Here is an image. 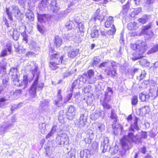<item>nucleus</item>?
<instances>
[{
  "label": "nucleus",
  "instance_id": "26",
  "mask_svg": "<svg viewBox=\"0 0 158 158\" xmlns=\"http://www.w3.org/2000/svg\"><path fill=\"white\" fill-rule=\"evenodd\" d=\"M150 95L145 94L143 93H141L139 95V98L142 101L147 102L148 101Z\"/></svg>",
  "mask_w": 158,
  "mask_h": 158
},
{
  "label": "nucleus",
  "instance_id": "6",
  "mask_svg": "<svg viewBox=\"0 0 158 158\" xmlns=\"http://www.w3.org/2000/svg\"><path fill=\"white\" fill-rule=\"evenodd\" d=\"M113 94V91L111 88L108 87L106 91L105 92V98L102 104L104 108L109 109L111 106L107 103L111 99V96Z\"/></svg>",
  "mask_w": 158,
  "mask_h": 158
},
{
  "label": "nucleus",
  "instance_id": "43",
  "mask_svg": "<svg viewBox=\"0 0 158 158\" xmlns=\"http://www.w3.org/2000/svg\"><path fill=\"white\" fill-rule=\"evenodd\" d=\"M102 112V111H100L99 110H96L94 113V119L95 120L98 118L99 117L101 116Z\"/></svg>",
  "mask_w": 158,
  "mask_h": 158
},
{
  "label": "nucleus",
  "instance_id": "5",
  "mask_svg": "<svg viewBox=\"0 0 158 158\" xmlns=\"http://www.w3.org/2000/svg\"><path fill=\"white\" fill-rule=\"evenodd\" d=\"M49 1L51 2L50 4L51 9L54 12H56L59 9L60 7L58 6L55 0H42L39 5V7L42 10H44L46 6L48 4Z\"/></svg>",
  "mask_w": 158,
  "mask_h": 158
},
{
  "label": "nucleus",
  "instance_id": "59",
  "mask_svg": "<svg viewBox=\"0 0 158 158\" xmlns=\"http://www.w3.org/2000/svg\"><path fill=\"white\" fill-rule=\"evenodd\" d=\"M74 114L73 113L67 112V118L69 119H72L73 117Z\"/></svg>",
  "mask_w": 158,
  "mask_h": 158
},
{
  "label": "nucleus",
  "instance_id": "53",
  "mask_svg": "<svg viewBox=\"0 0 158 158\" xmlns=\"http://www.w3.org/2000/svg\"><path fill=\"white\" fill-rule=\"evenodd\" d=\"M101 148L103 150V152H105L108 149V144H104L103 145H101Z\"/></svg>",
  "mask_w": 158,
  "mask_h": 158
},
{
  "label": "nucleus",
  "instance_id": "20",
  "mask_svg": "<svg viewBox=\"0 0 158 158\" xmlns=\"http://www.w3.org/2000/svg\"><path fill=\"white\" fill-rule=\"evenodd\" d=\"M78 49H73L70 50L68 52V56L69 57L73 58L78 54Z\"/></svg>",
  "mask_w": 158,
  "mask_h": 158
},
{
  "label": "nucleus",
  "instance_id": "21",
  "mask_svg": "<svg viewBox=\"0 0 158 158\" xmlns=\"http://www.w3.org/2000/svg\"><path fill=\"white\" fill-rule=\"evenodd\" d=\"M48 15H38V19L39 22L41 23L45 22L48 20Z\"/></svg>",
  "mask_w": 158,
  "mask_h": 158
},
{
  "label": "nucleus",
  "instance_id": "39",
  "mask_svg": "<svg viewBox=\"0 0 158 158\" xmlns=\"http://www.w3.org/2000/svg\"><path fill=\"white\" fill-rule=\"evenodd\" d=\"M140 63L143 66H148L149 65V63L146 59L142 58L140 60Z\"/></svg>",
  "mask_w": 158,
  "mask_h": 158
},
{
  "label": "nucleus",
  "instance_id": "35",
  "mask_svg": "<svg viewBox=\"0 0 158 158\" xmlns=\"http://www.w3.org/2000/svg\"><path fill=\"white\" fill-rule=\"evenodd\" d=\"M96 129L98 131L102 132L104 130L105 125L102 123H99L98 124Z\"/></svg>",
  "mask_w": 158,
  "mask_h": 158
},
{
  "label": "nucleus",
  "instance_id": "30",
  "mask_svg": "<svg viewBox=\"0 0 158 158\" xmlns=\"http://www.w3.org/2000/svg\"><path fill=\"white\" fill-rule=\"evenodd\" d=\"M2 84L4 85L3 87L5 88L9 80V78L7 74H5L2 76Z\"/></svg>",
  "mask_w": 158,
  "mask_h": 158
},
{
  "label": "nucleus",
  "instance_id": "3",
  "mask_svg": "<svg viewBox=\"0 0 158 158\" xmlns=\"http://www.w3.org/2000/svg\"><path fill=\"white\" fill-rule=\"evenodd\" d=\"M131 48L134 50L135 52L133 53L134 56L132 59L133 61H135L143 56V55L146 49V44L145 41L142 40H138L136 44H131Z\"/></svg>",
  "mask_w": 158,
  "mask_h": 158
},
{
  "label": "nucleus",
  "instance_id": "27",
  "mask_svg": "<svg viewBox=\"0 0 158 158\" xmlns=\"http://www.w3.org/2000/svg\"><path fill=\"white\" fill-rule=\"evenodd\" d=\"M112 128L114 129H116L118 131H122L123 130V127L120 124H118L117 122L114 123L112 125Z\"/></svg>",
  "mask_w": 158,
  "mask_h": 158
},
{
  "label": "nucleus",
  "instance_id": "41",
  "mask_svg": "<svg viewBox=\"0 0 158 158\" xmlns=\"http://www.w3.org/2000/svg\"><path fill=\"white\" fill-rule=\"evenodd\" d=\"M138 102V97L137 96H133L131 99V104L133 106L136 105Z\"/></svg>",
  "mask_w": 158,
  "mask_h": 158
},
{
  "label": "nucleus",
  "instance_id": "40",
  "mask_svg": "<svg viewBox=\"0 0 158 158\" xmlns=\"http://www.w3.org/2000/svg\"><path fill=\"white\" fill-rule=\"evenodd\" d=\"M57 65L58 64L54 63V61H53V60H50L49 66L52 69H56L57 68Z\"/></svg>",
  "mask_w": 158,
  "mask_h": 158
},
{
  "label": "nucleus",
  "instance_id": "14",
  "mask_svg": "<svg viewBox=\"0 0 158 158\" xmlns=\"http://www.w3.org/2000/svg\"><path fill=\"white\" fill-rule=\"evenodd\" d=\"M8 34L13 37V39L17 40L19 39L20 32L17 30L12 29L8 32Z\"/></svg>",
  "mask_w": 158,
  "mask_h": 158
},
{
  "label": "nucleus",
  "instance_id": "49",
  "mask_svg": "<svg viewBox=\"0 0 158 158\" xmlns=\"http://www.w3.org/2000/svg\"><path fill=\"white\" fill-rule=\"evenodd\" d=\"M109 142V139L107 137H103V142L101 143V145H103L105 144H108Z\"/></svg>",
  "mask_w": 158,
  "mask_h": 158
},
{
  "label": "nucleus",
  "instance_id": "4",
  "mask_svg": "<svg viewBox=\"0 0 158 158\" xmlns=\"http://www.w3.org/2000/svg\"><path fill=\"white\" fill-rule=\"evenodd\" d=\"M6 12L8 19L10 21L13 20V15L17 19H19L21 15L19 7L15 5H12L9 7L6 8Z\"/></svg>",
  "mask_w": 158,
  "mask_h": 158
},
{
  "label": "nucleus",
  "instance_id": "44",
  "mask_svg": "<svg viewBox=\"0 0 158 158\" xmlns=\"http://www.w3.org/2000/svg\"><path fill=\"white\" fill-rule=\"evenodd\" d=\"M56 126H54L52 129V130L46 136V139H48L50 137L52 136L53 134L54 133V132L56 131Z\"/></svg>",
  "mask_w": 158,
  "mask_h": 158
},
{
  "label": "nucleus",
  "instance_id": "18",
  "mask_svg": "<svg viewBox=\"0 0 158 158\" xmlns=\"http://www.w3.org/2000/svg\"><path fill=\"white\" fill-rule=\"evenodd\" d=\"M11 126V124L7 123H4L0 127V134H3L5 131Z\"/></svg>",
  "mask_w": 158,
  "mask_h": 158
},
{
  "label": "nucleus",
  "instance_id": "36",
  "mask_svg": "<svg viewBox=\"0 0 158 158\" xmlns=\"http://www.w3.org/2000/svg\"><path fill=\"white\" fill-rule=\"evenodd\" d=\"M46 125L44 123H40L39 125V128L41 133L44 134L46 132Z\"/></svg>",
  "mask_w": 158,
  "mask_h": 158
},
{
  "label": "nucleus",
  "instance_id": "8",
  "mask_svg": "<svg viewBox=\"0 0 158 158\" xmlns=\"http://www.w3.org/2000/svg\"><path fill=\"white\" fill-rule=\"evenodd\" d=\"M151 25L150 24L146 25L143 27L141 31V34L146 35L148 38L149 39L153 38L154 36L152 30L151 29Z\"/></svg>",
  "mask_w": 158,
  "mask_h": 158
},
{
  "label": "nucleus",
  "instance_id": "37",
  "mask_svg": "<svg viewBox=\"0 0 158 158\" xmlns=\"http://www.w3.org/2000/svg\"><path fill=\"white\" fill-rule=\"evenodd\" d=\"M9 54L6 48H4L2 49L0 53V57H4Z\"/></svg>",
  "mask_w": 158,
  "mask_h": 158
},
{
  "label": "nucleus",
  "instance_id": "25",
  "mask_svg": "<svg viewBox=\"0 0 158 158\" xmlns=\"http://www.w3.org/2000/svg\"><path fill=\"white\" fill-rule=\"evenodd\" d=\"M26 17L27 19L30 21H33L34 19V15L33 12L31 10H28L27 11Z\"/></svg>",
  "mask_w": 158,
  "mask_h": 158
},
{
  "label": "nucleus",
  "instance_id": "42",
  "mask_svg": "<svg viewBox=\"0 0 158 158\" xmlns=\"http://www.w3.org/2000/svg\"><path fill=\"white\" fill-rule=\"evenodd\" d=\"M116 29L115 26L113 25V27H112L111 29H109L107 31V34L109 35H113L114 34L115 32Z\"/></svg>",
  "mask_w": 158,
  "mask_h": 158
},
{
  "label": "nucleus",
  "instance_id": "19",
  "mask_svg": "<svg viewBox=\"0 0 158 158\" xmlns=\"http://www.w3.org/2000/svg\"><path fill=\"white\" fill-rule=\"evenodd\" d=\"M114 21L112 17L111 16H109L105 22V27L109 28L110 27L112 24L113 25Z\"/></svg>",
  "mask_w": 158,
  "mask_h": 158
},
{
  "label": "nucleus",
  "instance_id": "16",
  "mask_svg": "<svg viewBox=\"0 0 158 158\" xmlns=\"http://www.w3.org/2000/svg\"><path fill=\"white\" fill-rule=\"evenodd\" d=\"M88 77L87 78L89 79L90 83H93L95 81V79L94 76V73L92 70H89L88 72Z\"/></svg>",
  "mask_w": 158,
  "mask_h": 158
},
{
  "label": "nucleus",
  "instance_id": "32",
  "mask_svg": "<svg viewBox=\"0 0 158 158\" xmlns=\"http://www.w3.org/2000/svg\"><path fill=\"white\" fill-rule=\"evenodd\" d=\"M155 0H147L145 6L149 10H151L152 8V4L154 2Z\"/></svg>",
  "mask_w": 158,
  "mask_h": 158
},
{
  "label": "nucleus",
  "instance_id": "12",
  "mask_svg": "<svg viewBox=\"0 0 158 158\" xmlns=\"http://www.w3.org/2000/svg\"><path fill=\"white\" fill-rule=\"evenodd\" d=\"M133 72L135 73H136L137 74L139 75L137 76V79L139 81L143 79L145 76L146 73L144 70H141L137 69H135L133 70Z\"/></svg>",
  "mask_w": 158,
  "mask_h": 158
},
{
  "label": "nucleus",
  "instance_id": "24",
  "mask_svg": "<svg viewBox=\"0 0 158 158\" xmlns=\"http://www.w3.org/2000/svg\"><path fill=\"white\" fill-rule=\"evenodd\" d=\"M104 16L102 15V14H97L94 15V17L91 18V20L93 21H96L97 20L100 21V22H102L104 19Z\"/></svg>",
  "mask_w": 158,
  "mask_h": 158
},
{
  "label": "nucleus",
  "instance_id": "57",
  "mask_svg": "<svg viewBox=\"0 0 158 158\" xmlns=\"http://www.w3.org/2000/svg\"><path fill=\"white\" fill-rule=\"evenodd\" d=\"M99 61L100 59L97 57H94L93 62L92 64L94 66V65L98 64L99 62Z\"/></svg>",
  "mask_w": 158,
  "mask_h": 158
},
{
  "label": "nucleus",
  "instance_id": "34",
  "mask_svg": "<svg viewBox=\"0 0 158 158\" xmlns=\"http://www.w3.org/2000/svg\"><path fill=\"white\" fill-rule=\"evenodd\" d=\"M158 51V44H155L148 51V54L152 53L157 52Z\"/></svg>",
  "mask_w": 158,
  "mask_h": 158
},
{
  "label": "nucleus",
  "instance_id": "63",
  "mask_svg": "<svg viewBox=\"0 0 158 158\" xmlns=\"http://www.w3.org/2000/svg\"><path fill=\"white\" fill-rule=\"evenodd\" d=\"M61 92V89L58 90L57 92V98L58 99V100H62V97H61V95H60Z\"/></svg>",
  "mask_w": 158,
  "mask_h": 158
},
{
  "label": "nucleus",
  "instance_id": "52",
  "mask_svg": "<svg viewBox=\"0 0 158 158\" xmlns=\"http://www.w3.org/2000/svg\"><path fill=\"white\" fill-rule=\"evenodd\" d=\"M67 158H73L74 157V154L72 152V151H70L66 155Z\"/></svg>",
  "mask_w": 158,
  "mask_h": 158
},
{
  "label": "nucleus",
  "instance_id": "64",
  "mask_svg": "<svg viewBox=\"0 0 158 158\" xmlns=\"http://www.w3.org/2000/svg\"><path fill=\"white\" fill-rule=\"evenodd\" d=\"M73 72H69V71H66L64 74V77H65L70 76L73 73Z\"/></svg>",
  "mask_w": 158,
  "mask_h": 158
},
{
  "label": "nucleus",
  "instance_id": "50",
  "mask_svg": "<svg viewBox=\"0 0 158 158\" xmlns=\"http://www.w3.org/2000/svg\"><path fill=\"white\" fill-rule=\"evenodd\" d=\"M98 144L95 142H93L92 145V148L94 151H96L98 148Z\"/></svg>",
  "mask_w": 158,
  "mask_h": 158
},
{
  "label": "nucleus",
  "instance_id": "7",
  "mask_svg": "<svg viewBox=\"0 0 158 158\" xmlns=\"http://www.w3.org/2000/svg\"><path fill=\"white\" fill-rule=\"evenodd\" d=\"M18 71L17 68H12L10 69L9 73V75L11 76L13 83L15 85H18V83L19 81Z\"/></svg>",
  "mask_w": 158,
  "mask_h": 158
},
{
  "label": "nucleus",
  "instance_id": "29",
  "mask_svg": "<svg viewBox=\"0 0 158 158\" xmlns=\"http://www.w3.org/2000/svg\"><path fill=\"white\" fill-rule=\"evenodd\" d=\"M7 63L6 62L2 61L0 63V73L2 71L3 72H6V66Z\"/></svg>",
  "mask_w": 158,
  "mask_h": 158
},
{
  "label": "nucleus",
  "instance_id": "46",
  "mask_svg": "<svg viewBox=\"0 0 158 158\" xmlns=\"http://www.w3.org/2000/svg\"><path fill=\"white\" fill-rule=\"evenodd\" d=\"M81 24V27H80V31L81 36H83L84 35V32L85 31L84 25L83 23H80V25Z\"/></svg>",
  "mask_w": 158,
  "mask_h": 158
},
{
  "label": "nucleus",
  "instance_id": "13",
  "mask_svg": "<svg viewBox=\"0 0 158 158\" xmlns=\"http://www.w3.org/2000/svg\"><path fill=\"white\" fill-rule=\"evenodd\" d=\"M105 72L107 76H111L113 78L117 76L116 71L114 68L112 69L111 68H108L105 70Z\"/></svg>",
  "mask_w": 158,
  "mask_h": 158
},
{
  "label": "nucleus",
  "instance_id": "11",
  "mask_svg": "<svg viewBox=\"0 0 158 158\" xmlns=\"http://www.w3.org/2000/svg\"><path fill=\"white\" fill-rule=\"evenodd\" d=\"M94 137V134L93 131L90 129H88L87 131L86 137L85 139V142L86 143L90 144Z\"/></svg>",
  "mask_w": 158,
  "mask_h": 158
},
{
  "label": "nucleus",
  "instance_id": "17",
  "mask_svg": "<svg viewBox=\"0 0 158 158\" xmlns=\"http://www.w3.org/2000/svg\"><path fill=\"white\" fill-rule=\"evenodd\" d=\"M99 34L98 31L96 27L95 26L93 27L91 29V37L94 38H97L98 37Z\"/></svg>",
  "mask_w": 158,
  "mask_h": 158
},
{
  "label": "nucleus",
  "instance_id": "28",
  "mask_svg": "<svg viewBox=\"0 0 158 158\" xmlns=\"http://www.w3.org/2000/svg\"><path fill=\"white\" fill-rule=\"evenodd\" d=\"M23 36V41L25 42V43H27L29 42L31 40L32 38L27 35L25 33L23 32L22 34Z\"/></svg>",
  "mask_w": 158,
  "mask_h": 158
},
{
  "label": "nucleus",
  "instance_id": "54",
  "mask_svg": "<svg viewBox=\"0 0 158 158\" xmlns=\"http://www.w3.org/2000/svg\"><path fill=\"white\" fill-rule=\"evenodd\" d=\"M55 104L58 106H60L63 105V103L62 102V100H55Z\"/></svg>",
  "mask_w": 158,
  "mask_h": 158
},
{
  "label": "nucleus",
  "instance_id": "38",
  "mask_svg": "<svg viewBox=\"0 0 158 158\" xmlns=\"http://www.w3.org/2000/svg\"><path fill=\"white\" fill-rule=\"evenodd\" d=\"M6 48H6L9 52V54H10L12 50L11 43L9 42L7 43L6 45Z\"/></svg>",
  "mask_w": 158,
  "mask_h": 158
},
{
  "label": "nucleus",
  "instance_id": "33",
  "mask_svg": "<svg viewBox=\"0 0 158 158\" xmlns=\"http://www.w3.org/2000/svg\"><path fill=\"white\" fill-rule=\"evenodd\" d=\"M111 118L114 120V123H117L118 120L117 117L116 115L115 111L114 110H112L111 111Z\"/></svg>",
  "mask_w": 158,
  "mask_h": 158
},
{
  "label": "nucleus",
  "instance_id": "61",
  "mask_svg": "<svg viewBox=\"0 0 158 158\" xmlns=\"http://www.w3.org/2000/svg\"><path fill=\"white\" fill-rule=\"evenodd\" d=\"M141 11V9L140 8H138L135 9L133 12L135 14L137 15L139 14Z\"/></svg>",
  "mask_w": 158,
  "mask_h": 158
},
{
  "label": "nucleus",
  "instance_id": "62",
  "mask_svg": "<svg viewBox=\"0 0 158 158\" xmlns=\"http://www.w3.org/2000/svg\"><path fill=\"white\" fill-rule=\"evenodd\" d=\"M22 91L20 89L16 90L14 93V95L15 96H18L21 93Z\"/></svg>",
  "mask_w": 158,
  "mask_h": 158
},
{
  "label": "nucleus",
  "instance_id": "23",
  "mask_svg": "<svg viewBox=\"0 0 158 158\" xmlns=\"http://www.w3.org/2000/svg\"><path fill=\"white\" fill-rule=\"evenodd\" d=\"M62 141V144H64L65 143H69V138L67 135L65 133H62L60 135Z\"/></svg>",
  "mask_w": 158,
  "mask_h": 158
},
{
  "label": "nucleus",
  "instance_id": "48",
  "mask_svg": "<svg viewBox=\"0 0 158 158\" xmlns=\"http://www.w3.org/2000/svg\"><path fill=\"white\" fill-rule=\"evenodd\" d=\"M129 8V6L128 4H126L123 6V10L122 12L124 14H126L128 12Z\"/></svg>",
  "mask_w": 158,
  "mask_h": 158
},
{
  "label": "nucleus",
  "instance_id": "51",
  "mask_svg": "<svg viewBox=\"0 0 158 158\" xmlns=\"http://www.w3.org/2000/svg\"><path fill=\"white\" fill-rule=\"evenodd\" d=\"M56 142L57 144L59 145H62V141L61 140V138L60 137V135H58L56 139Z\"/></svg>",
  "mask_w": 158,
  "mask_h": 158
},
{
  "label": "nucleus",
  "instance_id": "1",
  "mask_svg": "<svg viewBox=\"0 0 158 158\" xmlns=\"http://www.w3.org/2000/svg\"><path fill=\"white\" fill-rule=\"evenodd\" d=\"M133 124L131 125V128L129 130L130 132L127 136L123 137L120 140L123 152H122L121 154L122 156L125 155V152L127 150L131 148V143L135 142L136 143L139 141L138 139L137 138V136L135 135V132L134 129L136 130H138L139 127L137 125L138 118L135 117L134 119Z\"/></svg>",
  "mask_w": 158,
  "mask_h": 158
},
{
  "label": "nucleus",
  "instance_id": "58",
  "mask_svg": "<svg viewBox=\"0 0 158 158\" xmlns=\"http://www.w3.org/2000/svg\"><path fill=\"white\" fill-rule=\"evenodd\" d=\"M140 110L142 111L146 110L145 113H147L149 111V107L147 106H144L142 107L141 108Z\"/></svg>",
  "mask_w": 158,
  "mask_h": 158
},
{
  "label": "nucleus",
  "instance_id": "10",
  "mask_svg": "<svg viewBox=\"0 0 158 158\" xmlns=\"http://www.w3.org/2000/svg\"><path fill=\"white\" fill-rule=\"evenodd\" d=\"M63 57L60 56L56 53L51 55L50 57V60H52L54 62L58 64H62Z\"/></svg>",
  "mask_w": 158,
  "mask_h": 158
},
{
  "label": "nucleus",
  "instance_id": "9",
  "mask_svg": "<svg viewBox=\"0 0 158 158\" xmlns=\"http://www.w3.org/2000/svg\"><path fill=\"white\" fill-rule=\"evenodd\" d=\"M49 104V101L46 100H44L40 102L39 109L42 113H44L49 111L48 108Z\"/></svg>",
  "mask_w": 158,
  "mask_h": 158
},
{
  "label": "nucleus",
  "instance_id": "22",
  "mask_svg": "<svg viewBox=\"0 0 158 158\" xmlns=\"http://www.w3.org/2000/svg\"><path fill=\"white\" fill-rule=\"evenodd\" d=\"M138 26L137 23L135 22H130L128 24L127 28L128 29L131 30H137Z\"/></svg>",
  "mask_w": 158,
  "mask_h": 158
},
{
  "label": "nucleus",
  "instance_id": "15",
  "mask_svg": "<svg viewBox=\"0 0 158 158\" xmlns=\"http://www.w3.org/2000/svg\"><path fill=\"white\" fill-rule=\"evenodd\" d=\"M19 80L18 81V85L19 86L23 87V89H24L27 86L28 84L27 77V75H25L23 77V79L19 83Z\"/></svg>",
  "mask_w": 158,
  "mask_h": 158
},
{
  "label": "nucleus",
  "instance_id": "2",
  "mask_svg": "<svg viewBox=\"0 0 158 158\" xmlns=\"http://www.w3.org/2000/svg\"><path fill=\"white\" fill-rule=\"evenodd\" d=\"M28 67L30 69V70L32 71L33 77L35 79L29 91L30 95L32 97L34 98L36 95V90H41L44 86V84L43 83H38L40 73L37 71L38 67L33 62H31L28 66Z\"/></svg>",
  "mask_w": 158,
  "mask_h": 158
},
{
  "label": "nucleus",
  "instance_id": "45",
  "mask_svg": "<svg viewBox=\"0 0 158 158\" xmlns=\"http://www.w3.org/2000/svg\"><path fill=\"white\" fill-rule=\"evenodd\" d=\"M149 95H150V96L151 95L152 97L155 96L156 94V89H155L154 87L152 86L149 89Z\"/></svg>",
  "mask_w": 158,
  "mask_h": 158
},
{
  "label": "nucleus",
  "instance_id": "60",
  "mask_svg": "<svg viewBox=\"0 0 158 158\" xmlns=\"http://www.w3.org/2000/svg\"><path fill=\"white\" fill-rule=\"evenodd\" d=\"M14 47L15 48L17 49V51H19L20 50V46L18 42H16L14 44Z\"/></svg>",
  "mask_w": 158,
  "mask_h": 158
},
{
  "label": "nucleus",
  "instance_id": "31",
  "mask_svg": "<svg viewBox=\"0 0 158 158\" xmlns=\"http://www.w3.org/2000/svg\"><path fill=\"white\" fill-rule=\"evenodd\" d=\"M62 42V40L60 37L58 36L55 37V44L56 47H59L60 46Z\"/></svg>",
  "mask_w": 158,
  "mask_h": 158
},
{
  "label": "nucleus",
  "instance_id": "47",
  "mask_svg": "<svg viewBox=\"0 0 158 158\" xmlns=\"http://www.w3.org/2000/svg\"><path fill=\"white\" fill-rule=\"evenodd\" d=\"M110 66V62L109 61H107L106 62H104L101 63L99 66L100 68H102V67H108Z\"/></svg>",
  "mask_w": 158,
  "mask_h": 158
},
{
  "label": "nucleus",
  "instance_id": "56",
  "mask_svg": "<svg viewBox=\"0 0 158 158\" xmlns=\"http://www.w3.org/2000/svg\"><path fill=\"white\" fill-rule=\"evenodd\" d=\"M72 96V94L71 93L69 94L68 95L65 97V100L64 102V103H66L67 102L69 101Z\"/></svg>",
  "mask_w": 158,
  "mask_h": 158
},
{
  "label": "nucleus",
  "instance_id": "55",
  "mask_svg": "<svg viewBox=\"0 0 158 158\" xmlns=\"http://www.w3.org/2000/svg\"><path fill=\"white\" fill-rule=\"evenodd\" d=\"M37 28L39 31L40 33H43L44 32V28L43 26L38 24L37 25Z\"/></svg>",
  "mask_w": 158,
  "mask_h": 158
}]
</instances>
